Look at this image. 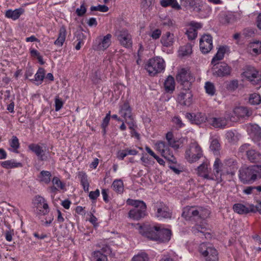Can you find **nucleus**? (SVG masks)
<instances>
[{"instance_id": "f257e3e1", "label": "nucleus", "mask_w": 261, "mask_h": 261, "mask_svg": "<svg viewBox=\"0 0 261 261\" xmlns=\"http://www.w3.org/2000/svg\"><path fill=\"white\" fill-rule=\"evenodd\" d=\"M136 229L144 237L159 243L167 242L171 238V231L168 229L160 228L149 224L141 225L139 224L137 225Z\"/></svg>"}, {"instance_id": "f03ea898", "label": "nucleus", "mask_w": 261, "mask_h": 261, "mask_svg": "<svg viewBox=\"0 0 261 261\" xmlns=\"http://www.w3.org/2000/svg\"><path fill=\"white\" fill-rule=\"evenodd\" d=\"M126 203L134 206L128 213L130 218L139 220L146 215V205L143 201L128 199Z\"/></svg>"}, {"instance_id": "7ed1b4c3", "label": "nucleus", "mask_w": 261, "mask_h": 261, "mask_svg": "<svg viewBox=\"0 0 261 261\" xmlns=\"http://www.w3.org/2000/svg\"><path fill=\"white\" fill-rule=\"evenodd\" d=\"M202 156V149L198 143L195 141L191 142L185 152L187 161L193 163L198 161Z\"/></svg>"}, {"instance_id": "20e7f679", "label": "nucleus", "mask_w": 261, "mask_h": 261, "mask_svg": "<svg viewBox=\"0 0 261 261\" xmlns=\"http://www.w3.org/2000/svg\"><path fill=\"white\" fill-rule=\"evenodd\" d=\"M199 251L205 258L206 261H218V254L216 249L209 243H202L199 246Z\"/></svg>"}, {"instance_id": "39448f33", "label": "nucleus", "mask_w": 261, "mask_h": 261, "mask_svg": "<svg viewBox=\"0 0 261 261\" xmlns=\"http://www.w3.org/2000/svg\"><path fill=\"white\" fill-rule=\"evenodd\" d=\"M165 62L160 57L150 59L146 65V69L150 75H154L161 72L165 69Z\"/></svg>"}, {"instance_id": "423d86ee", "label": "nucleus", "mask_w": 261, "mask_h": 261, "mask_svg": "<svg viewBox=\"0 0 261 261\" xmlns=\"http://www.w3.org/2000/svg\"><path fill=\"white\" fill-rule=\"evenodd\" d=\"M239 178L244 184H251L256 180L253 166L241 168L239 170Z\"/></svg>"}, {"instance_id": "0eeeda50", "label": "nucleus", "mask_w": 261, "mask_h": 261, "mask_svg": "<svg viewBox=\"0 0 261 261\" xmlns=\"http://www.w3.org/2000/svg\"><path fill=\"white\" fill-rule=\"evenodd\" d=\"M243 74L253 85H258L261 81V74L253 67H247Z\"/></svg>"}, {"instance_id": "6e6552de", "label": "nucleus", "mask_w": 261, "mask_h": 261, "mask_svg": "<svg viewBox=\"0 0 261 261\" xmlns=\"http://www.w3.org/2000/svg\"><path fill=\"white\" fill-rule=\"evenodd\" d=\"M192 79V76L191 75L190 73L188 70L184 68L180 69L176 76L177 81L180 84L182 88H186L187 89H190L191 86V81Z\"/></svg>"}, {"instance_id": "1a4fd4ad", "label": "nucleus", "mask_w": 261, "mask_h": 261, "mask_svg": "<svg viewBox=\"0 0 261 261\" xmlns=\"http://www.w3.org/2000/svg\"><path fill=\"white\" fill-rule=\"evenodd\" d=\"M231 68L224 62L220 64H215L212 68L213 74L217 77H224L230 74Z\"/></svg>"}, {"instance_id": "9d476101", "label": "nucleus", "mask_w": 261, "mask_h": 261, "mask_svg": "<svg viewBox=\"0 0 261 261\" xmlns=\"http://www.w3.org/2000/svg\"><path fill=\"white\" fill-rule=\"evenodd\" d=\"M115 35L122 46L127 48L132 46V36L127 30H118L116 31Z\"/></svg>"}, {"instance_id": "9b49d317", "label": "nucleus", "mask_w": 261, "mask_h": 261, "mask_svg": "<svg viewBox=\"0 0 261 261\" xmlns=\"http://www.w3.org/2000/svg\"><path fill=\"white\" fill-rule=\"evenodd\" d=\"M200 49L203 54L208 53L213 48V38L210 35H203L200 39Z\"/></svg>"}, {"instance_id": "f8f14e48", "label": "nucleus", "mask_w": 261, "mask_h": 261, "mask_svg": "<svg viewBox=\"0 0 261 261\" xmlns=\"http://www.w3.org/2000/svg\"><path fill=\"white\" fill-rule=\"evenodd\" d=\"M112 35L108 34L99 40H96L93 45V48L95 50L103 51L108 48L111 44Z\"/></svg>"}, {"instance_id": "ddd939ff", "label": "nucleus", "mask_w": 261, "mask_h": 261, "mask_svg": "<svg viewBox=\"0 0 261 261\" xmlns=\"http://www.w3.org/2000/svg\"><path fill=\"white\" fill-rule=\"evenodd\" d=\"M210 163L206 160L200 164L197 168V174L198 176L203 177L204 179L208 180H214V176L210 175V169L208 167Z\"/></svg>"}, {"instance_id": "4468645a", "label": "nucleus", "mask_w": 261, "mask_h": 261, "mask_svg": "<svg viewBox=\"0 0 261 261\" xmlns=\"http://www.w3.org/2000/svg\"><path fill=\"white\" fill-rule=\"evenodd\" d=\"M166 138L168 145L174 149H178L182 146L185 140L184 138L180 139L174 138L173 133L171 132H168L166 134Z\"/></svg>"}, {"instance_id": "2eb2a0df", "label": "nucleus", "mask_w": 261, "mask_h": 261, "mask_svg": "<svg viewBox=\"0 0 261 261\" xmlns=\"http://www.w3.org/2000/svg\"><path fill=\"white\" fill-rule=\"evenodd\" d=\"M182 91L180 92L178 96L179 102L183 105L189 106L192 101V94L190 89L181 88Z\"/></svg>"}, {"instance_id": "dca6fc26", "label": "nucleus", "mask_w": 261, "mask_h": 261, "mask_svg": "<svg viewBox=\"0 0 261 261\" xmlns=\"http://www.w3.org/2000/svg\"><path fill=\"white\" fill-rule=\"evenodd\" d=\"M35 202L36 203V208L38 210V215H45L48 212V205L45 199L40 196H37L35 197Z\"/></svg>"}, {"instance_id": "f3484780", "label": "nucleus", "mask_w": 261, "mask_h": 261, "mask_svg": "<svg viewBox=\"0 0 261 261\" xmlns=\"http://www.w3.org/2000/svg\"><path fill=\"white\" fill-rule=\"evenodd\" d=\"M186 117L192 123L198 125L203 123L206 121H207L208 119L204 113L199 112L197 113H187Z\"/></svg>"}, {"instance_id": "a211bd4d", "label": "nucleus", "mask_w": 261, "mask_h": 261, "mask_svg": "<svg viewBox=\"0 0 261 261\" xmlns=\"http://www.w3.org/2000/svg\"><path fill=\"white\" fill-rule=\"evenodd\" d=\"M207 230V224L204 222H202L200 224H196L192 227V232L200 237L204 236L205 238L210 237V233L206 232Z\"/></svg>"}, {"instance_id": "6ab92c4d", "label": "nucleus", "mask_w": 261, "mask_h": 261, "mask_svg": "<svg viewBox=\"0 0 261 261\" xmlns=\"http://www.w3.org/2000/svg\"><path fill=\"white\" fill-rule=\"evenodd\" d=\"M223 164L219 158H216L213 165V174L215 179L218 182L222 181L221 176L224 173L223 172L222 168Z\"/></svg>"}, {"instance_id": "aec40b11", "label": "nucleus", "mask_w": 261, "mask_h": 261, "mask_svg": "<svg viewBox=\"0 0 261 261\" xmlns=\"http://www.w3.org/2000/svg\"><path fill=\"white\" fill-rule=\"evenodd\" d=\"M247 131L254 141H258L261 139V129L258 125L250 124L247 127Z\"/></svg>"}, {"instance_id": "412c9836", "label": "nucleus", "mask_w": 261, "mask_h": 261, "mask_svg": "<svg viewBox=\"0 0 261 261\" xmlns=\"http://www.w3.org/2000/svg\"><path fill=\"white\" fill-rule=\"evenodd\" d=\"M207 122L215 128H224L227 125V120L225 117H212L208 118Z\"/></svg>"}, {"instance_id": "4be33fe9", "label": "nucleus", "mask_w": 261, "mask_h": 261, "mask_svg": "<svg viewBox=\"0 0 261 261\" xmlns=\"http://www.w3.org/2000/svg\"><path fill=\"white\" fill-rule=\"evenodd\" d=\"M233 113L237 118H244L250 116L252 112L251 110L245 107H237L233 110Z\"/></svg>"}, {"instance_id": "5701e85b", "label": "nucleus", "mask_w": 261, "mask_h": 261, "mask_svg": "<svg viewBox=\"0 0 261 261\" xmlns=\"http://www.w3.org/2000/svg\"><path fill=\"white\" fill-rule=\"evenodd\" d=\"M190 28H189L186 32V34L190 40L195 39L197 35V30L200 29L202 27V24L200 23L191 21L189 23Z\"/></svg>"}, {"instance_id": "b1692460", "label": "nucleus", "mask_w": 261, "mask_h": 261, "mask_svg": "<svg viewBox=\"0 0 261 261\" xmlns=\"http://www.w3.org/2000/svg\"><path fill=\"white\" fill-rule=\"evenodd\" d=\"M29 148L36 154L40 160L45 161L47 160V156L45 154V151L38 144H31L29 146Z\"/></svg>"}, {"instance_id": "393cba45", "label": "nucleus", "mask_w": 261, "mask_h": 261, "mask_svg": "<svg viewBox=\"0 0 261 261\" xmlns=\"http://www.w3.org/2000/svg\"><path fill=\"white\" fill-rule=\"evenodd\" d=\"M224 167L226 169V173L227 174H234L235 172L238 169L237 162L231 159L225 160Z\"/></svg>"}, {"instance_id": "a878e982", "label": "nucleus", "mask_w": 261, "mask_h": 261, "mask_svg": "<svg viewBox=\"0 0 261 261\" xmlns=\"http://www.w3.org/2000/svg\"><path fill=\"white\" fill-rule=\"evenodd\" d=\"M119 114L125 119V121H127L128 120H132L133 117L132 116L131 109L128 102H125L121 106Z\"/></svg>"}, {"instance_id": "bb28decb", "label": "nucleus", "mask_w": 261, "mask_h": 261, "mask_svg": "<svg viewBox=\"0 0 261 261\" xmlns=\"http://www.w3.org/2000/svg\"><path fill=\"white\" fill-rule=\"evenodd\" d=\"M175 41V37L173 34L169 32H166L163 34L161 39V42L163 46L166 47L171 46Z\"/></svg>"}, {"instance_id": "cd10ccee", "label": "nucleus", "mask_w": 261, "mask_h": 261, "mask_svg": "<svg viewBox=\"0 0 261 261\" xmlns=\"http://www.w3.org/2000/svg\"><path fill=\"white\" fill-rule=\"evenodd\" d=\"M156 217L159 218H170L171 212L169 208L164 204H161L157 209Z\"/></svg>"}, {"instance_id": "c85d7f7f", "label": "nucleus", "mask_w": 261, "mask_h": 261, "mask_svg": "<svg viewBox=\"0 0 261 261\" xmlns=\"http://www.w3.org/2000/svg\"><path fill=\"white\" fill-rule=\"evenodd\" d=\"M200 212L194 207H187L184 208L182 215L186 218H191L199 216L201 217V214H199Z\"/></svg>"}, {"instance_id": "c756f323", "label": "nucleus", "mask_w": 261, "mask_h": 261, "mask_svg": "<svg viewBox=\"0 0 261 261\" xmlns=\"http://www.w3.org/2000/svg\"><path fill=\"white\" fill-rule=\"evenodd\" d=\"M66 34V28L64 25H62L60 28L58 37L54 42L55 45L60 47L62 46L65 40Z\"/></svg>"}, {"instance_id": "7c9ffc66", "label": "nucleus", "mask_w": 261, "mask_h": 261, "mask_svg": "<svg viewBox=\"0 0 261 261\" xmlns=\"http://www.w3.org/2000/svg\"><path fill=\"white\" fill-rule=\"evenodd\" d=\"M45 71L43 68H39L35 74L34 79H31L30 80L33 82L35 83L36 85H39L41 84L45 77Z\"/></svg>"}, {"instance_id": "2f4dec72", "label": "nucleus", "mask_w": 261, "mask_h": 261, "mask_svg": "<svg viewBox=\"0 0 261 261\" xmlns=\"http://www.w3.org/2000/svg\"><path fill=\"white\" fill-rule=\"evenodd\" d=\"M23 12V10L22 9H16L14 10L10 9L6 12L5 16L7 18L16 20L20 17Z\"/></svg>"}, {"instance_id": "473e14b6", "label": "nucleus", "mask_w": 261, "mask_h": 261, "mask_svg": "<svg viewBox=\"0 0 261 261\" xmlns=\"http://www.w3.org/2000/svg\"><path fill=\"white\" fill-rule=\"evenodd\" d=\"M247 157L251 162L256 163L261 161V154L254 149L248 152Z\"/></svg>"}, {"instance_id": "72a5a7b5", "label": "nucleus", "mask_w": 261, "mask_h": 261, "mask_svg": "<svg viewBox=\"0 0 261 261\" xmlns=\"http://www.w3.org/2000/svg\"><path fill=\"white\" fill-rule=\"evenodd\" d=\"M164 87L167 92H172L175 89V82L174 78L168 76L164 82Z\"/></svg>"}, {"instance_id": "f704fd0d", "label": "nucleus", "mask_w": 261, "mask_h": 261, "mask_svg": "<svg viewBox=\"0 0 261 261\" xmlns=\"http://www.w3.org/2000/svg\"><path fill=\"white\" fill-rule=\"evenodd\" d=\"M51 176V174L49 171L43 170L40 172L38 178L40 182L48 184L50 181Z\"/></svg>"}, {"instance_id": "c9c22d12", "label": "nucleus", "mask_w": 261, "mask_h": 261, "mask_svg": "<svg viewBox=\"0 0 261 261\" xmlns=\"http://www.w3.org/2000/svg\"><path fill=\"white\" fill-rule=\"evenodd\" d=\"M233 209L235 212L239 214H248L251 212L250 211V205L248 207H247L241 203L234 204L233 206Z\"/></svg>"}, {"instance_id": "e433bc0d", "label": "nucleus", "mask_w": 261, "mask_h": 261, "mask_svg": "<svg viewBox=\"0 0 261 261\" xmlns=\"http://www.w3.org/2000/svg\"><path fill=\"white\" fill-rule=\"evenodd\" d=\"M160 4L163 7L171 6L172 8L176 10L181 9V7L176 0H161Z\"/></svg>"}, {"instance_id": "4c0bfd02", "label": "nucleus", "mask_w": 261, "mask_h": 261, "mask_svg": "<svg viewBox=\"0 0 261 261\" xmlns=\"http://www.w3.org/2000/svg\"><path fill=\"white\" fill-rule=\"evenodd\" d=\"M78 177L80 179L81 185L83 187L84 190L85 192H88L89 184L87 179V175L84 172H79Z\"/></svg>"}, {"instance_id": "58836bf2", "label": "nucleus", "mask_w": 261, "mask_h": 261, "mask_svg": "<svg viewBox=\"0 0 261 261\" xmlns=\"http://www.w3.org/2000/svg\"><path fill=\"white\" fill-rule=\"evenodd\" d=\"M1 166L6 169H11L21 167V164L16 162L14 160H11L2 162L1 163Z\"/></svg>"}, {"instance_id": "ea45409f", "label": "nucleus", "mask_w": 261, "mask_h": 261, "mask_svg": "<svg viewBox=\"0 0 261 261\" xmlns=\"http://www.w3.org/2000/svg\"><path fill=\"white\" fill-rule=\"evenodd\" d=\"M234 20L233 16L231 13H222L220 15V21L224 24L231 23Z\"/></svg>"}, {"instance_id": "a19ab883", "label": "nucleus", "mask_w": 261, "mask_h": 261, "mask_svg": "<svg viewBox=\"0 0 261 261\" xmlns=\"http://www.w3.org/2000/svg\"><path fill=\"white\" fill-rule=\"evenodd\" d=\"M112 187L116 192L121 193L123 191V181L121 179H116L113 181Z\"/></svg>"}, {"instance_id": "79ce46f5", "label": "nucleus", "mask_w": 261, "mask_h": 261, "mask_svg": "<svg viewBox=\"0 0 261 261\" xmlns=\"http://www.w3.org/2000/svg\"><path fill=\"white\" fill-rule=\"evenodd\" d=\"M162 156L168 160L169 162H171L172 163H176V159L174 156L172 152L170 150V149L168 148L165 151H163L162 154Z\"/></svg>"}, {"instance_id": "37998d69", "label": "nucleus", "mask_w": 261, "mask_h": 261, "mask_svg": "<svg viewBox=\"0 0 261 261\" xmlns=\"http://www.w3.org/2000/svg\"><path fill=\"white\" fill-rule=\"evenodd\" d=\"M211 150L215 154H218L220 149V144L217 139H213L210 146Z\"/></svg>"}, {"instance_id": "c03bdc74", "label": "nucleus", "mask_w": 261, "mask_h": 261, "mask_svg": "<svg viewBox=\"0 0 261 261\" xmlns=\"http://www.w3.org/2000/svg\"><path fill=\"white\" fill-rule=\"evenodd\" d=\"M225 48L224 47L219 48L217 54L215 55L212 60V64H217V61L221 60L223 59L225 53Z\"/></svg>"}, {"instance_id": "a18cd8bd", "label": "nucleus", "mask_w": 261, "mask_h": 261, "mask_svg": "<svg viewBox=\"0 0 261 261\" xmlns=\"http://www.w3.org/2000/svg\"><path fill=\"white\" fill-rule=\"evenodd\" d=\"M93 257L95 261H108L107 256L100 251H95L93 253Z\"/></svg>"}, {"instance_id": "49530a36", "label": "nucleus", "mask_w": 261, "mask_h": 261, "mask_svg": "<svg viewBox=\"0 0 261 261\" xmlns=\"http://www.w3.org/2000/svg\"><path fill=\"white\" fill-rule=\"evenodd\" d=\"M204 88L206 93L211 96H213L216 92V89L214 84L211 82H206Z\"/></svg>"}, {"instance_id": "de8ad7c7", "label": "nucleus", "mask_w": 261, "mask_h": 261, "mask_svg": "<svg viewBox=\"0 0 261 261\" xmlns=\"http://www.w3.org/2000/svg\"><path fill=\"white\" fill-rule=\"evenodd\" d=\"M250 46L252 48L253 53L258 55L261 54V42L256 41L250 43Z\"/></svg>"}, {"instance_id": "09e8293b", "label": "nucleus", "mask_w": 261, "mask_h": 261, "mask_svg": "<svg viewBox=\"0 0 261 261\" xmlns=\"http://www.w3.org/2000/svg\"><path fill=\"white\" fill-rule=\"evenodd\" d=\"M249 102L250 104L253 105L259 104L261 102L260 96L257 93H253L250 94L249 99Z\"/></svg>"}, {"instance_id": "8fccbe9b", "label": "nucleus", "mask_w": 261, "mask_h": 261, "mask_svg": "<svg viewBox=\"0 0 261 261\" xmlns=\"http://www.w3.org/2000/svg\"><path fill=\"white\" fill-rule=\"evenodd\" d=\"M148 255L144 252H141L135 255L133 258L132 261H148Z\"/></svg>"}, {"instance_id": "3c124183", "label": "nucleus", "mask_w": 261, "mask_h": 261, "mask_svg": "<svg viewBox=\"0 0 261 261\" xmlns=\"http://www.w3.org/2000/svg\"><path fill=\"white\" fill-rule=\"evenodd\" d=\"M255 29L253 28H247L243 30L242 35L245 38H249L254 36Z\"/></svg>"}, {"instance_id": "603ef678", "label": "nucleus", "mask_w": 261, "mask_h": 261, "mask_svg": "<svg viewBox=\"0 0 261 261\" xmlns=\"http://www.w3.org/2000/svg\"><path fill=\"white\" fill-rule=\"evenodd\" d=\"M226 137L230 142H236L238 140V136L232 131H228L226 134Z\"/></svg>"}, {"instance_id": "864d4df0", "label": "nucleus", "mask_w": 261, "mask_h": 261, "mask_svg": "<svg viewBox=\"0 0 261 261\" xmlns=\"http://www.w3.org/2000/svg\"><path fill=\"white\" fill-rule=\"evenodd\" d=\"M180 51L182 56H187L192 53V47L190 45L182 46L180 48Z\"/></svg>"}, {"instance_id": "5fc2aeb1", "label": "nucleus", "mask_w": 261, "mask_h": 261, "mask_svg": "<svg viewBox=\"0 0 261 261\" xmlns=\"http://www.w3.org/2000/svg\"><path fill=\"white\" fill-rule=\"evenodd\" d=\"M90 10L91 11H99L102 12H106L109 10V8L106 5H99L97 6H91Z\"/></svg>"}, {"instance_id": "6e6d98bb", "label": "nucleus", "mask_w": 261, "mask_h": 261, "mask_svg": "<svg viewBox=\"0 0 261 261\" xmlns=\"http://www.w3.org/2000/svg\"><path fill=\"white\" fill-rule=\"evenodd\" d=\"M10 145L14 150H16L19 147V143L18 138L13 136L10 141Z\"/></svg>"}, {"instance_id": "4d7b16f0", "label": "nucleus", "mask_w": 261, "mask_h": 261, "mask_svg": "<svg viewBox=\"0 0 261 261\" xmlns=\"http://www.w3.org/2000/svg\"><path fill=\"white\" fill-rule=\"evenodd\" d=\"M156 149L161 152V154L163 153V151H165L168 148V146L166 144L165 142L159 141L155 144Z\"/></svg>"}, {"instance_id": "13d9d810", "label": "nucleus", "mask_w": 261, "mask_h": 261, "mask_svg": "<svg viewBox=\"0 0 261 261\" xmlns=\"http://www.w3.org/2000/svg\"><path fill=\"white\" fill-rule=\"evenodd\" d=\"M239 86V82L237 80H232L228 85L227 88L230 90L234 91L236 90Z\"/></svg>"}, {"instance_id": "bf43d9fd", "label": "nucleus", "mask_w": 261, "mask_h": 261, "mask_svg": "<svg viewBox=\"0 0 261 261\" xmlns=\"http://www.w3.org/2000/svg\"><path fill=\"white\" fill-rule=\"evenodd\" d=\"M110 117L111 112L109 111V113L107 114L106 117L103 119L102 122L101 123V127L102 128H106V127L108 126L110 120Z\"/></svg>"}, {"instance_id": "052dcab7", "label": "nucleus", "mask_w": 261, "mask_h": 261, "mask_svg": "<svg viewBox=\"0 0 261 261\" xmlns=\"http://www.w3.org/2000/svg\"><path fill=\"white\" fill-rule=\"evenodd\" d=\"M250 144L248 143H245L243 144L239 148V152L241 153H244L245 152L246 154V155H247L248 152L249 151H250Z\"/></svg>"}, {"instance_id": "680f3d73", "label": "nucleus", "mask_w": 261, "mask_h": 261, "mask_svg": "<svg viewBox=\"0 0 261 261\" xmlns=\"http://www.w3.org/2000/svg\"><path fill=\"white\" fill-rule=\"evenodd\" d=\"M63 102L62 100L59 98V97L55 98V110L56 111H59L63 107Z\"/></svg>"}, {"instance_id": "e2e57ef3", "label": "nucleus", "mask_w": 261, "mask_h": 261, "mask_svg": "<svg viewBox=\"0 0 261 261\" xmlns=\"http://www.w3.org/2000/svg\"><path fill=\"white\" fill-rule=\"evenodd\" d=\"M253 166L256 179L257 177L261 178V165H253Z\"/></svg>"}, {"instance_id": "0e129e2a", "label": "nucleus", "mask_w": 261, "mask_h": 261, "mask_svg": "<svg viewBox=\"0 0 261 261\" xmlns=\"http://www.w3.org/2000/svg\"><path fill=\"white\" fill-rule=\"evenodd\" d=\"M250 211L251 213L258 212L261 215V205L259 203L255 206L253 204H250Z\"/></svg>"}, {"instance_id": "69168bd1", "label": "nucleus", "mask_w": 261, "mask_h": 261, "mask_svg": "<svg viewBox=\"0 0 261 261\" xmlns=\"http://www.w3.org/2000/svg\"><path fill=\"white\" fill-rule=\"evenodd\" d=\"M52 181L53 184L56 185L58 188H60L61 189H64V186L59 178L54 177Z\"/></svg>"}, {"instance_id": "338daca9", "label": "nucleus", "mask_w": 261, "mask_h": 261, "mask_svg": "<svg viewBox=\"0 0 261 261\" xmlns=\"http://www.w3.org/2000/svg\"><path fill=\"white\" fill-rule=\"evenodd\" d=\"M86 12V8L84 4H82L80 8H77L76 13L79 16H83Z\"/></svg>"}, {"instance_id": "774afa93", "label": "nucleus", "mask_w": 261, "mask_h": 261, "mask_svg": "<svg viewBox=\"0 0 261 261\" xmlns=\"http://www.w3.org/2000/svg\"><path fill=\"white\" fill-rule=\"evenodd\" d=\"M100 192L98 189L89 193V197L91 199L95 200L99 196Z\"/></svg>"}]
</instances>
